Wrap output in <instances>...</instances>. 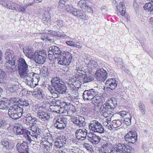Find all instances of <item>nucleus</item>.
<instances>
[{
  "label": "nucleus",
  "mask_w": 153,
  "mask_h": 153,
  "mask_svg": "<svg viewBox=\"0 0 153 153\" xmlns=\"http://www.w3.org/2000/svg\"><path fill=\"white\" fill-rule=\"evenodd\" d=\"M84 62L86 65L89 69L94 68L98 65L97 63L93 59H86Z\"/></svg>",
  "instance_id": "23"
},
{
  "label": "nucleus",
  "mask_w": 153,
  "mask_h": 153,
  "mask_svg": "<svg viewBox=\"0 0 153 153\" xmlns=\"http://www.w3.org/2000/svg\"><path fill=\"white\" fill-rule=\"evenodd\" d=\"M75 90L74 91V92L72 93V96L74 98L77 99L78 98L79 94L77 91V89H75L74 90Z\"/></svg>",
  "instance_id": "60"
},
{
  "label": "nucleus",
  "mask_w": 153,
  "mask_h": 153,
  "mask_svg": "<svg viewBox=\"0 0 153 153\" xmlns=\"http://www.w3.org/2000/svg\"><path fill=\"white\" fill-rule=\"evenodd\" d=\"M22 108L18 105V104H14L10 106L8 110V114L10 117L14 119H17L22 116L20 110Z\"/></svg>",
  "instance_id": "2"
},
{
  "label": "nucleus",
  "mask_w": 153,
  "mask_h": 153,
  "mask_svg": "<svg viewBox=\"0 0 153 153\" xmlns=\"http://www.w3.org/2000/svg\"><path fill=\"white\" fill-rule=\"evenodd\" d=\"M48 53L49 55L59 54L61 53L60 49L57 47L53 46L50 47L49 49Z\"/></svg>",
  "instance_id": "27"
},
{
  "label": "nucleus",
  "mask_w": 153,
  "mask_h": 153,
  "mask_svg": "<svg viewBox=\"0 0 153 153\" xmlns=\"http://www.w3.org/2000/svg\"><path fill=\"white\" fill-rule=\"evenodd\" d=\"M89 128L91 131L102 134L104 132V129L102 124L96 120L91 121L89 124Z\"/></svg>",
  "instance_id": "5"
},
{
  "label": "nucleus",
  "mask_w": 153,
  "mask_h": 153,
  "mask_svg": "<svg viewBox=\"0 0 153 153\" xmlns=\"http://www.w3.org/2000/svg\"><path fill=\"white\" fill-rule=\"evenodd\" d=\"M105 118L104 120V122H103V124L104 126H105V127H106V126H107L108 124L110 123V121H111V117L109 116V117L108 118H106L105 117Z\"/></svg>",
  "instance_id": "54"
},
{
  "label": "nucleus",
  "mask_w": 153,
  "mask_h": 153,
  "mask_svg": "<svg viewBox=\"0 0 153 153\" xmlns=\"http://www.w3.org/2000/svg\"><path fill=\"white\" fill-rule=\"evenodd\" d=\"M1 143L3 146V147L8 151L13 149V146L7 140H3L1 142Z\"/></svg>",
  "instance_id": "29"
},
{
  "label": "nucleus",
  "mask_w": 153,
  "mask_h": 153,
  "mask_svg": "<svg viewBox=\"0 0 153 153\" xmlns=\"http://www.w3.org/2000/svg\"><path fill=\"white\" fill-rule=\"evenodd\" d=\"M29 104L28 101L26 100H23L19 104H18V105L20 106H27Z\"/></svg>",
  "instance_id": "55"
},
{
  "label": "nucleus",
  "mask_w": 153,
  "mask_h": 153,
  "mask_svg": "<svg viewBox=\"0 0 153 153\" xmlns=\"http://www.w3.org/2000/svg\"><path fill=\"white\" fill-rule=\"evenodd\" d=\"M39 79V75L36 74H34V75H33L32 79V83L33 85L34 84L35 86L33 85L32 86H31L32 88L33 87H35L36 86V85H37L36 83H38Z\"/></svg>",
  "instance_id": "38"
},
{
  "label": "nucleus",
  "mask_w": 153,
  "mask_h": 153,
  "mask_svg": "<svg viewBox=\"0 0 153 153\" xmlns=\"http://www.w3.org/2000/svg\"><path fill=\"white\" fill-rule=\"evenodd\" d=\"M42 20L44 23L48 24V23H49L51 21L50 16L49 14H47V12H45L42 17Z\"/></svg>",
  "instance_id": "37"
},
{
  "label": "nucleus",
  "mask_w": 153,
  "mask_h": 153,
  "mask_svg": "<svg viewBox=\"0 0 153 153\" xmlns=\"http://www.w3.org/2000/svg\"><path fill=\"white\" fill-rule=\"evenodd\" d=\"M74 9V8L71 7V6L69 5H66L65 8V10L67 11L72 13Z\"/></svg>",
  "instance_id": "58"
},
{
  "label": "nucleus",
  "mask_w": 153,
  "mask_h": 153,
  "mask_svg": "<svg viewBox=\"0 0 153 153\" xmlns=\"http://www.w3.org/2000/svg\"><path fill=\"white\" fill-rule=\"evenodd\" d=\"M102 148L100 153H113L112 152L113 148L111 149V147L107 145H103Z\"/></svg>",
  "instance_id": "35"
},
{
  "label": "nucleus",
  "mask_w": 153,
  "mask_h": 153,
  "mask_svg": "<svg viewBox=\"0 0 153 153\" xmlns=\"http://www.w3.org/2000/svg\"><path fill=\"white\" fill-rule=\"evenodd\" d=\"M84 146L87 150H90L91 147L90 145L88 143H84L83 144Z\"/></svg>",
  "instance_id": "62"
},
{
  "label": "nucleus",
  "mask_w": 153,
  "mask_h": 153,
  "mask_svg": "<svg viewBox=\"0 0 153 153\" xmlns=\"http://www.w3.org/2000/svg\"><path fill=\"white\" fill-rule=\"evenodd\" d=\"M9 124L7 122L3 119H0V128H5L8 127Z\"/></svg>",
  "instance_id": "43"
},
{
  "label": "nucleus",
  "mask_w": 153,
  "mask_h": 153,
  "mask_svg": "<svg viewBox=\"0 0 153 153\" xmlns=\"http://www.w3.org/2000/svg\"><path fill=\"white\" fill-rule=\"evenodd\" d=\"M18 62L19 68L28 67V65L23 58H20L19 59Z\"/></svg>",
  "instance_id": "36"
},
{
  "label": "nucleus",
  "mask_w": 153,
  "mask_h": 153,
  "mask_svg": "<svg viewBox=\"0 0 153 153\" xmlns=\"http://www.w3.org/2000/svg\"><path fill=\"white\" fill-rule=\"evenodd\" d=\"M75 72L77 75L83 74L85 73L84 69L83 68L76 67Z\"/></svg>",
  "instance_id": "46"
},
{
  "label": "nucleus",
  "mask_w": 153,
  "mask_h": 153,
  "mask_svg": "<svg viewBox=\"0 0 153 153\" xmlns=\"http://www.w3.org/2000/svg\"><path fill=\"white\" fill-rule=\"evenodd\" d=\"M31 131L28 132L29 134L31 136H30L28 135V137H27V139L29 141L34 140L38 141L40 138V134L39 129L37 126H34L32 125L31 127Z\"/></svg>",
  "instance_id": "7"
},
{
  "label": "nucleus",
  "mask_w": 153,
  "mask_h": 153,
  "mask_svg": "<svg viewBox=\"0 0 153 153\" xmlns=\"http://www.w3.org/2000/svg\"><path fill=\"white\" fill-rule=\"evenodd\" d=\"M27 7V6L26 5H25L23 7H22L21 6V9H20L19 12H22V13H24L25 12V10H26V9Z\"/></svg>",
  "instance_id": "61"
},
{
  "label": "nucleus",
  "mask_w": 153,
  "mask_h": 153,
  "mask_svg": "<svg viewBox=\"0 0 153 153\" xmlns=\"http://www.w3.org/2000/svg\"><path fill=\"white\" fill-rule=\"evenodd\" d=\"M66 0H60L59 2L58 7L60 9L63 8Z\"/></svg>",
  "instance_id": "56"
},
{
  "label": "nucleus",
  "mask_w": 153,
  "mask_h": 153,
  "mask_svg": "<svg viewBox=\"0 0 153 153\" xmlns=\"http://www.w3.org/2000/svg\"><path fill=\"white\" fill-rule=\"evenodd\" d=\"M37 119L33 117L30 116H28L26 117V123L27 125L36 124L37 123Z\"/></svg>",
  "instance_id": "32"
},
{
  "label": "nucleus",
  "mask_w": 153,
  "mask_h": 153,
  "mask_svg": "<svg viewBox=\"0 0 153 153\" xmlns=\"http://www.w3.org/2000/svg\"><path fill=\"white\" fill-rule=\"evenodd\" d=\"M139 106L141 113L143 114H144L145 113V110L144 105L142 102H140L139 103Z\"/></svg>",
  "instance_id": "51"
},
{
  "label": "nucleus",
  "mask_w": 153,
  "mask_h": 153,
  "mask_svg": "<svg viewBox=\"0 0 153 153\" xmlns=\"http://www.w3.org/2000/svg\"><path fill=\"white\" fill-rule=\"evenodd\" d=\"M14 130L15 131L16 134L17 135H22V138L24 139L28 137V131L25 129L23 128V127L20 125L14 127Z\"/></svg>",
  "instance_id": "12"
},
{
  "label": "nucleus",
  "mask_w": 153,
  "mask_h": 153,
  "mask_svg": "<svg viewBox=\"0 0 153 153\" xmlns=\"http://www.w3.org/2000/svg\"><path fill=\"white\" fill-rule=\"evenodd\" d=\"M52 86L56 89V92L59 94H63L66 92V88L65 82L59 77L52 78L51 80Z\"/></svg>",
  "instance_id": "1"
},
{
  "label": "nucleus",
  "mask_w": 153,
  "mask_h": 153,
  "mask_svg": "<svg viewBox=\"0 0 153 153\" xmlns=\"http://www.w3.org/2000/svg\"><path fill=\"white\" fill-rule=\"evenodd\" d=\"M105 85L111 90H114L117 85V82L114 79H109L106 81Z\"/></svg>",
  "instance_id": "21"
},
{
  "label": "nucleus",
  "mask_w": 153,
  "mask_h": 153,
  "mask_svg": "<svg viewBox=\"0 0 153 153\" xmlns=\"http://www.w3.org/2000/svg\"><path fill=\"white\" fill-rule=\"evenodd\" d=\"M121 124V122L119 120H114L111 123L113 128H115L120 126Z\"/></svg>",
  "instance_id": "45"
},
{
  "label": "nucleus",
  "mask_w": 153,
  "mask_h": 153,
  "mask_svg": "<svg viewBox=\"0 0 153 153\" xmlns=\"http://www.w3.org/2000/svg\"><path fill=\"white\" fill-rule=\"evenodd\" d=\"M35 97H37L39 98H43L45 96V95L43 93L42 89H38L37 91L34 94Z\"/></svg>",
  "instance_id": "41"
},
{
  "label": "nucleus",
  "mask_w": 153,
  "mask_h": 153,
  "mask_svg": "<svg viewBox=\"0 0 153 153\" xmlns=\"http://www.w3.org/2000/svg\"><path fill=\"white\" fill-rule=\"evenodd\" d=\"M23 51L25 55L30 59H33L34 57V53L33 50L28 46H26L23 48Z\"/></svg>",
  "instance_id": "22"
},
{
  "label": "nucleus",
  "mask_w": 153,
  "mask_h": 153,
  "mask_svg": "<svg viewBox=\"0 0 153 153\" xmlns=\"http://www.w3.org/2000/svg\"><path fill=\"white\" fill-rule=\"evenodd\" d=\"M105 104L110 111L114 109L117 106V103L115 99L108 100L106 102Z\"/></svg>",
  "instance_id": "24"
},
{
  "label": "nucleus",
  "mask_w": 153,
  "mask_h": 153,
  "mask_svg": "<svg viewBox=\"0 0 153 153\" xmlns=\"http://www.w3.org/2000/svg\"><path fill=\"white\" fill-rule=\"evenodd\" d=\"M56 22L57 26L56 27L58 29L60 27H62L63 25L64 22L62 20L58 19L56 21Z\"/></svg>",
  "instance_id": "57"
},
{
  "label": "nucleus",
  "mask_w": 153,
  "mask_h": 153,
  "mask_svg": "<svg viewBox=\"0 0 153 153\" xmlns=\"http://www.w3.org/2000/svg\"><path fill=\"white\" fill-rule=\"evenodd\" d=\"M9 105L8 102L1 100L0 101V109H5Z\"/></svg>",
  "instance_id": "48"
},
{
  "label": "nucleus",
  "mask_w": 153,
  "mask_h": 153,
  "mask_svg": "<svg viewBox=\"0 0 153 153\" xmlns=\"http://www.w3.org/2000/svg\"><path fill=\"white\" fill-rule=\"evenodd\" d=\"M21 108H22V110H20V111H21L22 115L26 116V117L28 116H30V114H29V111L28 109H26L25 108H23L22 107H21Z\"/></svg>",
  "instance_id": "50"
},
{
  "label": "nucleus",
  "mask_w": 153,
  "mask_h": 153,
  "mask_svg": "<svg viewBox=\"0 0 153 153\" xmlns=\"http://www.w3.org/2000/svg\"><path fill=\"white\" fill-rule=\"evenodd\" d=\"M126 141L131 143H134L137 139V135L133 131H129L124 137Z\"/></svg>",
  "instance_id": "15"
},
{
  "label": "nucleus",
  "mask_w": 153,
  "mask_h": 153,
  "mask_svg": "<svg viewBox=\"0 0 153 153\" xmlns=\"http://www.w3.org/2000/svg\"><path fill=\"white\" fill-rule=\"evenodd\" d=\"M37 116L41 120L44 121H48L50 118L49 114L45 112L40 108L37 112Z\"/></svg>",
  "instance_id": "17"
},
{
  "label": "nucleus",
  "mask_w": 153,
  "mask_h": 153,
  "mask_svg": "<svg viewBox=\"0 0 153 153\" xmlns=\"http://www.w3.org/2000/svg\"><path fill=\"white\" fill-rule=\"evenodd\" d=\"M132 148L123 144H119L117 146L113 148V153H131L133 150Z\"/></svg>",
  "instance_id": "6"
},
{
  "label": "nucleus",
  "mask_w": 153,
  "mask_h": 153,
  "mask_svg": "<svg viewBox=\"0 0 153 153\" xmlns=\"http://www.w3.org/2000/svg\"><path fill=\"white\" fill-rule=\"evenodd\" d=\"M72 121L76 126L79 127H82L83 126L85 122V119L82 116H79L72 118Z\"/></svg>",
  "instance_id": "19"
},
{
  "label": "nucleus",
  "mask_w": 153,
  "mask_h": 153,
  "mask_svg": "<svg viewBox=\"0 0 153 153\" xmlns=\"http://www.w3.org/2000/svg\"><path fill=\"white\" fill-rule=\"evenodd\" d=\"M61 108V106H59L51 105L50 106V108L53 112H56L57 113L58 110Z\"/></svg>",
  "instance_id": "53"
},
{
  "label": "nucleus",
  "mask_w": 153,
  "mask_h": 153,
  "mask_svg": "<svg viewBox=\"0 0 153 153\" xmlns=\"http://www.w3.org/2000/svg\"><path fill=\"white\" fill-rule=\"evenodd\" d=\"M72 14L74 16L79 17L81 19L83 18L84 15L82 14H81V11L80 10L77 11L76 9L75 8L74 9Z\"/></svg>",
  "instance_id": "47"
},
{
  "label": "nucleus",
  "mask_w": 153,
  "mask_h": 153,
  "mask_svg": "<svg viewBox=\"0 0 153 153\" xmlns=\"http://www.w3.org/2000/svg\"><path fill=\"white\" fill-rule=\"evenodd\" d=\"M88 133L87 130L85 129H78L75 132V135L77 139L80 141L85 140L88 137Z\"/></svg>",
  "instance_id": "13"
},
{
  "label": "nucleus",
  "mask_w": 153,
  "mask_h": 153,
  "mask_svg": "<svg viewBox=\"0 0 153 153\" xmlns=\"http://www.w3.org/2000/svg\"><path fill=\"white\" fill-rule=\"evenodd\" d=\"M90 100L91 101L92 103L96 105L101 103H102L105 101L104 97L102 94H101L96 95Z\"/></svg>",
  "instance_id": "14"
},
{
  "label": "nucleus",
  "mask_w": 153,
  "mask_h": 153,
  "mask_svg": "<svg viewBox=\"0 0 153 153\" xmlns=\"http://www.w3.org/2000/svg\"><path fill=\"white\" fill-rule=\"evenodd\" d=\"M12 3H10L9 1H7L1 0L0 1V4L4 7L10 9Z\"/></svg>",
  "instance_id": "40"
},
{
  "label": "nucleus",
  "mask_w": 153,
  "mask_h": 153,
  "mask_svg": "<svg viewBox=\"0 0 153 153\" xmlns=\"http://www.w3.org/2000/svg\"><path fill=\"white\" fill-rule=\"evenodd\" d=\"M64 109H63L62 112V113L65 114L66 115L70 114V111L66 109V108H64Z\"/></svg>",
  "instance_id": "63"
},
{
  "label": "nucleus",
  "mask_w": 153,
  "mask_h": 153,
  "mask_svg": "<svg viewBox=\"0 0 153 153\" xmlns=\"http://www.w3.org/2000/svg\"><path fill=\"white\" fill-rule=\"evenodd\" d=\"M117 10L119 12L118 15L124 16L126 13V7L125 3L123 2H120L117 7Z\"/></svg>",
  "instance_id": "25"
},
{
  "label": "nucleus",
  "mask_w": 153,
  "mask_h": 153,
  "mask_svg": "<svg viewBox=\"0 0 153 153\" xmlns=\"http://www.w3.org/2000/svg\"><path fill=\"white\" fill-rule=\"evenodd\" d=\"M66 143L65 137L63 138H58L54 143V146L59 148L63 147Z\"/></svg>",
  "instance_id": "28"
},
{
  "label": "nucleus",
  "mask_w": 153,
  "mask_h": 153,
  "mask_svg": "<svg viewBox=\"0 0 153 153\" xmlns=\"http://www.w3.org/2000/svg\"><path fill=\"white\" fill-rule=\"evenodd\" d=\"M19 72L20 76L23 78H25V77L29 73L28 67L19 68Z\"/></svg>",
  "instance_id": "31"
},
{
  "label": "nucleus",
  "mask_w": 153,
  "mask_h": 153,
  "mask_svg": "<svg viewBox=\"0 0 153 153\" xmlns=\"http://www.w3.org/2000/svg\"><path fill=\"white\" fill-rule=\"evenodd\" d=\"M56 120H54V122H56L54 124V126L57 129L62 130L65 128L67 123V119L66 118L57 117Z\"/></svg>",
  "instance_id": "10"
},
{
  "label": "nucleus",
  "mask_w": 153,
  "mask_h": 153,
  "mask_svg": "<svg viewBox=\"0 0 153 153\" xmlns=\"http://www.w3.org/2000/svg\"><path fill=\"white\" fill-rule=\"evenodd\" d=\"M78 6L82 9H84L86 7V2L84 0H81L79 1L78 4Z\"/></svg>",
  "instance_id": "52"
},
{
  "label": "nucleus",
  "mask_w": 153,
  "mask_h": 153,
  "mask_svg": "<svg viewBox=\"0 0 153 153\" xmlns=\"http://www.w3.org/2000/svg\"><path fill=\"white\" fill-rule=\"evenodd\" d=\"M50 32V33H48V34L49 36H51V35L54 36H56L57 37H61V38H63L65 37L66 38L67 36H66V35L65 34L63 33H58L53 31H49Z\"/></svg>",
  "instance_id": "34"
},
{
  "label": "nucleus",
  "mask_w": 153,
  "mask_h": 153,
  "mask_svg": "<svg viewBox=\"0 0 153 153\" xmlns=\"http://www.w3.org/2000/svg\"><path fill=\"white\" fill-rule=\"evenodd\" d=\"M40 74L43 76L47 77L48 74V68L45 67H44L41 70Z\"/></svg>",
  "instance_id": "44"
},
{
  "label": "nucleus",
  "mask_w": 153,
  "mask_h": 153,
  "mask_svg": "<svg viewBox=\"0 0 153 153\" xmlns=\"http://www.w3.org/2000/svg\"><path fill=\"white\" fill-rule=\"evenodd\" d=\"M98 88L97 87H94L93 88L84 91L83 96L85 100H89L92 98L93 96L97 95L98 93Z\"/></svg>",
  "instance_id": "9"
},
{
  "label": "nucleus",
  "mask_w": 153,
  "mask_h": 153,
  "mask_svg": "<svg viewBox=\"0 0 153 153\" xmlns=\"http://www.w3.org/2000/svg\"><path fill=\"white\" fill-rule=\"evenodd\" d=\"M94 76L92 74L87 73L85 75L82 76L83 82L86 83L92 81L94 79Z\"/></svg>",
  "instance_id": "30"
},
{
  "label": "nucleus",
  "mask_w": 153,
  "mask_h": 153,
  "mask_svg": "<svg viewBox=\"0 0 153 153\" xmlns=\"http://www.w3.org/2000/svg\"><path fill=\"white\" fill-rule=\"evenodd\" d=\"M66 83L73 91L76 89L77 90L81 85V76L77 75L74 76L73 78H70L66 82Z\"/></svg>",
  "instance_id": "3"
},
{
  "label": "nucleus",
  "mask_w": 153,
  "mask_h": 153,
  "mask_svg": "<svg viewBox=\"0 0 153 153\" xmlns=\"http://www.w3.org/2000/svg\"><path fill=\"white\" fill-rule=\"evenodd\" d=\"M34 55V57L33 58L36 63L43 64L45 62L47 57L46 52L45 51L35 52Z\"/></svg>",
  "instance_id": "8"
},
{
  "label": "nucleus",
  "mask_w": 153,
  "mask_h": 153,
  "mask_svg": "<svg viewBox=\"0 0 153 153\" xmlns=\"http://www.w3.org/2000/svg\"><path fill=\"white\" fill-rule=\"evenodd\" d=\"M33 75H34V73L33 72L29 73H28L27 75L24 78L26 80H27L28 82H32Z\"/></svg>",
  "instance_id": "49"
},
{
  "label": "nucleus",
  "mask_w": 153,
  "mask_h": 153,
  "mask_svg": "<svg viewBox=\"0 0 153 153\" xmlns=\"http://www.w3.org/2000/svg\"><path fill=\"white\" fill-rule=\"evenodd\" d=\"M49 90L50 91L51 94L56 93L57 94V92H56V89L52 85H50L48 88Z\"/></svg>",
  "instance_id": "59"
},
{
  "label": "nucleus",
  "mask_w": 153,
  "mask_h": 153,
  "mask_svg": "<svg viewBox=\"0 0 153 153\" xmlns=\"http://www.w3.org/2000/svg\"><path fill=\"white\" fill-rule=\"evenodd\" d=\"M85 9H86V10L88 12L91 13L92 12V9L91 6H86V7H85Z\"/></svg>",
  "instance_id": "64"
},
{
  "label": "nucleus",
  "mask_w": 153,
  "mask_h": 153,
  "mask_svg": "<svg viewBox=\"0 0 153 153\" xmlns=\"http://www.w3.org/2000/svg\"><path fill=\"white\" fill-rule=\"evenodd\" d=\"M18 151L20 153H29L27 143L23 142L22 143H18L16 145Z\"/></svg>",
  "instance_id": "16"
},
{
  "label": "nucleus",
  "mask_w": 153,
  "mask_h": 153,
  "mask_svg": "<svg viewBox=\"0 0 153 153\" xmlns=\"http://www.w3.org/2000/svg\"><path fill=\"white\" fill-rule=\"evenodd\" d=\"M88 140L93 144H98L101 140L100 137L93 134L91 132L88 133Z\"/></svg>",
  "instance_id": "20"
},
{
  "label": "nucleus",
  "mask_w": 153,
  "mask_h": 153,
  "mask_svg": "<svg viewBox=\"0 0 153 153\" xmlns=\"http://www.w3.org/2000/svg\"><path fill=\"white\" fill-rule=\"evenodd\" d=\"M11 4L10 7V10L19 12L20 9H21V5L13 3H12Z\"/></svg>",
  "instance_id": "39"
},
{
  "label": "nucleus",
  "mask_w": 153,
  "mask_h": 153,
  "mask_svg": "<svg viewBox=\"0 0 153 153\" xmlns=\"http://www.w3.org/2000/svg\"><path fill=\"white\" fill-rule=\"evenodd\" d=\"M145 10L151 12L153 10V4L152 2L146 3L144 6Z\"/></svg>",
  "instance_id": "42"
},
{
  "label": "nucleus",
  "mask_w": 153,
  "mask_h": 153,
  "mask_svg": "<svg viewBox=\"0 0 153 153\" xmlns=\"http://www.w3.org/2000/svg\"><path fill=\"white\" fill-rule=\"evenodd\" d=\"M107 73L105 70L103 68H100L97 71L95 76L97 80L104 82L107 78Z\"/></svg>",
  "instance_id": "11"
},
{
  "label": "nucleus",
  "mask_w": 153,
  "mask_h": 153,
  "mask_svg": "<svg viewBox=\"0 0 153 153\" xmlns=\"http://www.w3.org/2000/svg\"><path fill=\"white\" fill-rule=\"evenodd\" d=\"M5 57L6 60V62L5 64V66L7 68H9V69H12L11 67L14 66L15 63L13 51L10 49L7 50L5 53Z\"/></svg>",
  "instance_id": "4"
},
{
  "label": "nucleus",
  "mask_w": 153,
  "mask_h": 153,
  "mask_svg": "<svg viewBox=\"0 0 153 153\" xmlns=\"http://www.w3.org/2000/svg\"><path fill=\"white\" fill-rule=\"evenodd\" d=\"M100 112L103 114L104 117L108 118L109 116L107 115L108 111H110L108 107L105 104L102 105L100 108Z\"/></svg>",
  "instance_id": "33"
},
{
  "label": "nucleus",
  "mask_w": 153,
  "mask_h": 153,
  "mask_svg": "<svg viewBox=\"0 0 153 153\" xmlns=\"http://www.w3.org/2000/svg\"><path fill=\"white\" fill-rule=\"evenodd\" d=\"M48 137H45V138H42L40 137V138L39 140H38V141H37L38 143H40V145L41 146H43L44 147L46 148V149H48L50 147V146H51V143L49 142L48 140Z\"/></svg>",
  "instance_id": "26"
},
{
  "label": "nucleus",
  "mask_w": 153,
  "mask_h": 153,
  "mask_svg": "<svg viewBox=\"0 0 153 153\" xmlns=\"http://www.w3.org/2000/svg\"><path fill=\"white\" fill-rule=\"evenodd\" d=\"M72 56L70 55L68 57V56H61L58 59V63L62 65H67L69 64L71 61Z\"/></svg>",
  "instance_id": "18"
}]
</instances>
